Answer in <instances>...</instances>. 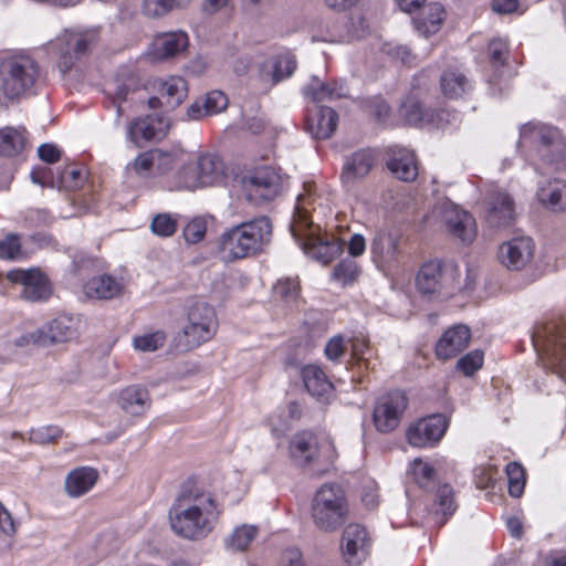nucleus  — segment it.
<instances>
[{"mask_svg":"<svg viewBox=\"0 0 566 566\" xmlns=\"http://www.w3.org/2000/svg\"><path fill=\"white\" fill-rule=\"evenodd\" d=\"M352 344V355L358 361H363L366 364V367L369 368V357L371 356V349L369 347V340L363 335L355 336L350 339Z\"/></svg>","mask_w":566,"mask_h":566,"instance_id":"13d9d810","label":"nucleus"},{"mask_svg":"<svg viewBox=\"0 0 566 566\" xmlns=\"http://www.w3.org/2000/svg\"><path fill=\"white\" fill-rule=\"evenodd\" d=\"M170 127V120L164 115H148L134 119L127 129L128 138L137 146L153 139H161Z\"/></svg>","mask_w":566,"mask_h":566,"instance_id":"dca6fc26","label":"nucleus"},{"mask_svg":"<svg viewBox=\"0 0 566 566\" xmlns=\"http://www.w3.org/2000/svg\"><path fill=\"white\" fill-rule=\"evenodd\" d=\"M289 451L292 461L298 467H312L319 460L317 438L310 431H302L293 436Z\"/></svg>","mask_w":566,"mask_h":566,"instance_id":"6ab92c4d","label":"nucleus"},{"mask_svg":"<svg viewBox=\"0 0 566 566\" xmlns=\"http://www.w3.org/2000/svg\"><path fill=\"white\" fill-rule=\"evenodd\" d=\"M387 167L392 175L402 181H413L418 176L415 154L406 148H391L389 150Z\"/></svg>","mask_w":566,"mask_h":566,"instance_id":"5701e85b","label":"nucleus"},{"mask_svg":"<svg viewBox=\"0 0 566 566\" xmlns=\"http://www.w3.org/2000/svg\"><path fill=\"white\" fill-rule=\"evenodd\" d=\"M274 293L287 304L294 303L300 294L298 282L294 279H281L274 285Z\"/></svg>","mask_w":566,"mask_h":566,"instance_id":"8fccbe9b","label":"nucleus"},{"mask_svg":"<svg viewBox=\"0 0 566 566\" xmlns=\"http://www.w3.org/2000/svg\"><path fill=\"white\" fill-rule=\"evenodd\" d=\"M491 64L496 70L504 65L507 55V46L503 38H493L489 43Z\"/></svg>","mask_w":566,"mask_h":566,"instance_id":"4d7b16f0","label":"nucleus"},{"mask_svg":"<svg viewBox=\"0 0 566 566\" xmlns=\"http://www.w3.org/2000/svg\"><path fill=\"white\" fill-rule=\"evenodd\" d=\"M543 350L554 368L566 371V326L549 331Z\"/></svg>","mask_w":566,"mask_h":566,"instance_id":"cd10ccee","label":"nucleus"},{"mask_svg":"<svg viewBox=\"0 0 566 566\" xmlns=\"http://www.w3.org/2000/svg\"><path fill=\"white\" fill-rule=\"evenodd\" d=\"M302 378L308 394L318 401L326 402L332 398L334 386L318 366H305L302 369Z\"/></svg>","mask_w":566,"mask_h":566,"instance_id":"b1692460","label":"nucleus"},{"mask_svg":"<svg viewBox=\"0 0 566 566\" xmlns=\"http://www.w3.org/2000/svg\"><path fill=\"white\" fill-rule=\"evenodd\" d=\"M132 167L139 176H148L154 170L151 150L140 154L134 160Z\"/></svg>","mask_w":566,"mask_h":566,"instance_id":"e2e57ef3","label":"nucleus"},{"mask_svg":"<svg viewBox=\"0 0 566 566\" xmlns=\"http://www.w3.org/2000/svg\"><path fill=\"white\" fill-rule=\"evenodd\" d=\"M358 264L354 260L345 259L335 265L333 276L336 281L346 285L353 283L358 276Z\"/></svg>","mask_w":566,"mask_h":566,"instance_id":"09e8293b","label":"nucleus"},{"mask_svg":"<svg viewBox=\"0 0 566 566\" xmlns=\"http://www.w3.org/2000/svg\"><path fill=\"white\" fill-rule=\"evenodd\" d=\"M506 474L510 495L520 497L523 494L525 486L524 468L517 462H511L506 465Z\"/></svg>","mask_w":566,"mask_h":566,"instance_id":"c03bdc74","label":"nucleus"},{"mask_svg":"<svg viewBox=\"0 0 566 566\" xmlns=\"http://www.w3.org/2000/svg\"><path fill=\"white\" fill-rule=\"evenodd\" d=\"M369 536L366 528L359 524H349L342 536V552L349 565H359L368 555Z\"/></svg>","mask_w":566,"mask_h":566,"instance_id":"a211bd4d","label":"nucleus"},{"mask_svg":"<svg viewBox=\"0 0 566 566\" xmlns=\"http://www.w3.org/2000/svg\"><path fill=\"white\" fill-rule=\"evenodd\" d=\"M304 95L313 102L334 101L346 97L348 90L344 82L323 83L316 76L303 90Z\"/></svg>","mask_w":566,"mask_h":566,"instance_id":"473e14b6","label":"nucleus"},{"mask_svg":"<svg viewBox=\"0 0 566 566\" xmlns=\"http://www.w3.org/2000/svg\"><path fill=\"white\" fill-rule=\"evenodd\" d=\"M39 157L49 164H54L60 160L61 151L53 144H43L38 148Z\"/></svg>","mask_w":566,"mask_h":566,"instance_id":"338daca9","label":"nucleus"},{"mask_svg":"<svg viewBox=\"0 0 566 566\" xmlns=\"http://www.w3.org/2000/svg\"><path fill=\"white\" fill-rule=\"evenodd\" d=\"M273 224L256 217L224 230L219 238V251L226 261H235L262 253L271 243Z\"/></svg>","mask_w":566,"mask_h":566,"instance_id":"f03ea898","label":"nucleus"},{"mask_svg":"<svg viewBox=\"0 0 566 566\" xmlns=\"http://www.w3.org/2000/svg\"><path fill=\"white\" fill-rule=\"evenodd\" d=\"M207 232V221L203 218H195L184 229V237L189 243H198Z\"/></svg>","mask_w":566,"mask_h":566,"instance_id":"6e6d98bb","label":"nucleus"},{"mask_svg":"<svg viewBox=\"0 0 566 566\" xmlns=\"http://www.w3.org/2000/svg\"><path fill=\"white\" fill-rule=\"evenodd\" d=\"M228 97L221 91H211L205 97L193 102L187 109L188 119L198 120L223 112L228 107Z\"/></svg>","mask_w":566,"mask_h":566,"instance_id":"bb28decb","label":"nucleus"},{"mask_svg":"<svg viewBox=\"0 0 566 566\" xmlns=\"http://www.w3.org/2000/svg\"><path fill=\"white\" fill-rule=\"evenodd\" d=\"M296 69V61L293 54L284 53L277 55L272 65V84L291 76Z\"/></svg>","mask_w":566,"mask_h":566,"instance_id":"37998d69","label":"nucleus"},{"mask_svg":"<svg viewBox=\"0 0 566 566\" xmlns=\"http://www.w3.org/2000/svg\"><path fill=\"white\" fill-rule=\"evenodd\" d=\"M410 473L421 488H428L434 479L433 469L420 459L413 460Z\"/></svg>","mask_w":566,"mask_h":566,"instance_id":"864d4df0","label":"nucleus"},{"mask_svg":"<svg viewBox=\"0 0 566 566\" xmlns=\"http://www.w3.org/2000/svg\"><path fill=\"white\" fill-rule=\"evenodd\" d=\"M154 87L157 90L158 95L148 99L150 108L165 107L174 109L185 101L188 94L187 83L180 76L155 80Z\"/></svg>","mask_w":566,"mask_h":566,"instance_id":"4468645a","label":"nucleus"},{"mask_svg":"<svg viewBox=\"0 0 566 566\" xmlns=\"http://www.w3.org/2000/svg\"><path fill=\"white\" fill-rule=\"evenodd\" d=\"M81 177L82 174L80 170L73 167H67L60 174L56 185L61 188L74 189L78 187Z\"/></svg>","mask_w":566,"mask_h":566,"instance_id":"680f3d73","label":"nucleus"},{"mask_svg":"<svg viewBox=\"0 0 566 566\" xmlns=\"http://www.w3.org/2000/svg\"><path fill=\"white\" fill-rule=\"evenodd\" d=\"M177 227V217L167 212L156 214L150 223V230L153 233L163 238L171 237L175 234Z\"/></svg>","mask_w":566,"mask_h":566,"instance_id":"a18cd8bd","label":"nucleus"},{"mask_svg":"<svg viewBox=\"0 0 566 566\" xmlns=\"http://www.w3.org/2000/svg\"><path fill=\"white\" fill-rule=\"evenodd\" d=\"M400 116L407 124L417 126L427 120L428 114L423 112L419 102L408 99L401 105Z\"/></svg>","mask_w":566,"mask_h":566,"instance_id":"3c124183","label":"nucleus"},{"mask_svg":"<svg viewBox=\"0 0 566 566\" xmlns=\"http://www.w3.org/2000/svg\"><path fill=\"white\" fill-rule=\"evenodd\" d=\"M346 350V344L343 336L337 335L332 337L325 346V355L329 360H338Z\"/></svg>","mask_w":566,"mask_h":566,"instance_id":"052dcab7","label":"nucleus"},{"mask_svg":"<svg viewBox=\"0 0 566 566\" xmlns=\"http://www.w3.org/2000/svg\"><path fill=\"white\" fill-rule=\"evenodd\" d=\"M471 332L465 325L459 324L447 329L436 345V354L447 360L464 350L470 343Z\"/></svg>","mask_w":566,"mask_h":566,"instance_id":"aec40b11","label":"nucleus"},{"mask_svg":"<svg viewBox=\"0 0 566 566\" xmlns=\"http://www.w3.org/2000/svg\"><path fill=\"white\" fill-rule=\"evenodd\" d=\"M538 198L554 210L566 209V184L562 180L551 181L538 190Z\"/></svg>","mask_w":566,"mask_h":566,"instance_id":"58836bf2","label":"nucleus"},{"mask_svg":"<svg viewBox=\"0 0 566 566\" xmlns=\"http://www.w3.org/2000/svg\"><path fill=\"white\" fill-rule=\"evenodd\" d=\"M7 279L22 285L21 295L28 301H44L51 295L48 279L39 270H12L8 272Z\"/></svg>","mask_w":566,"mask_h":566,"instance_id":"2eb2a0df","label":"nucleus"},{"mask_svg":"<svg viewBox=\"0 0 566 566\" xmlns=\"http://www.w3.org/2000/svg\"><path fill=\"white\" fill-rule=\"evenodd\" d=\"M292 235L308 256L323 264L329 263L343 251L344 243L334 234L322 232L317 226L298 230L297 234Z\"/></svg>","mask_w":566,"mask_h":566,"instance_id":"6e6552de","label":"nucleus"},{"mask_svg":"<svg viewBox=\"0 0 566 566\" xmlns=\"http://www.w3.org/2000/svg\"><path fill=\"white\" fill-rule=\"evenodd\" d=\"M530 142L543 147L559 148L562 145L558 129L543 124L527 123L521 127L520 143Z\"/></svg>","mask_w":566,"mask_h":566,"instance_id":"c756f323","label":"nucleus"},{"mask_svg":"<svg viewBox=\"0 0 566 566\" xmlns=\"http://www.w3.org/2000/svg\"><path fill=\"white\" fill-rule=\"evenodd\" d=\"M440 87L446 97L459 98L471 90V84L462 72L449 70L441 75Z\"/></svg>","mask_w":566,"mask_h":566,"instance_id":"4c0bfd02","label":"nucleus"},{"mask_svg":"<svg viewBox=\"0 0 566 566\" xmlns=\"http://www.w3.org/2000/svg\"><path fill=\"white\" fill-rule=\"evenodd\" d=\"M98 480V472L91 467H80L67 473L64 490L70 497H80L92 490Z\"/></svg>","mask_w":566,"mask_h":566,"instance_id":"393cba45","label":"nucleus"},{"mask_svg":"<svg viewBox=\"0 0 566 566\" xmlns=\"http://www.w3.org/2000/svg\"><path fill=\"white\" fill-rule=\"evenodd\" d=\"M316 201V185L313 181L304 182L303 191L296 199L295 212L291 224L292 234H297L298 230L314 226L310 220V211L311 209H315Z\"/></svg>","mask_w":566,"mask_h":566,"instance_id":"412c9836","label":"nucleus"},{"mask_svg":"<svg viewBox=\"0 0 566 566\" xmlns=\"http://www.w3.org/2000/svg\"><path fill=\"white\" fill-rule=\"evenodd\" d=\"M25 138L21 130L12 127L0 129V155L13 156L24 147Z\"/></svg>","mask_w":566,"mask_h":566,"instance_id":"ea45409f","label":"nucleus"},{"mask_svg":"<svg viewBox=\"0 0 566 566\" xmlns=\"http://www.w3.org/2000/svg\"><path fill=\"white\" fill-rule=\"evenodd\" d=\"M338 115L331 107H319L315 118L308 123L310 133L317 139L329 138L337 127Z\"/></svg>","mask_w":566,"mask_h":566,"instance_id":"72a5a7b5","label":"nucleus"},{"mask_svg":"<svg viewBox=\"0 0 566 566\" xmlns=\"http://www.w3.org/2000/svg\"><path fill=\"white\" fill-rule=\"evenodd\" d=\"M123 289L122 282L106 274L94 276L83 285L84 294L96 300L117 297L122 294Z\"/></svg>","mask_w":566,"mask_h":566,"instance_id":"2f4dec72","label":"nucleus"},{"mask_svg":"<svg viewBox=\"0 0 566 566\" xmlns=\"http://www.w3.org/2000/svg\"><path fill=\"white\" fill-rule=\"evenodd\" d=\"M485 220L491 228L510 227L515 219V202L512 196L497 186H490L484 197Z\"/></svg>","mask_w":566,"mask_h":566,"instance_id":"9d476101","label":"nucleus"},{"mask_svg":"<svg viewBox=\"0 0 566 566\" xmlns=\"http://www.w3.org/2000/svg\"><path fill=\"white\" fill-rule=\"evenodd\" d=\"M166 342L165 333L157 331L149 334L136 336L133 339V346L139 352H155L164 346Z\"/></svg>","mask_w":566,"mask_h":566,"instance_id":"49530a36","label":"nucleus"},{"mask_svg":"<svg viewBox=\"0 0 566 566\" xmlns=\"http://www.w3.org/2000/svg\"><path fill=\"white\" fill-rule=\"evenodd\" d=\"M348 513L344 491L336 484H324L315 494L312 516L317 527L333 531L346 518Z\"/></svg>","mask_w":566,"mask_h":566,"instance_id":"39448f33","label":"nucleus"},{"mask_svg":"<svg viewBox=\"0 0 566 566\" xmlns=\"http://www.w3.org/2000/svg\"><path fill=\"white\" fill-rule=\"evenodd\" d=\"M399 240L400 237L397 233L378 231L370 245L374 260L382 265L396 261L399 254Z\"/></svg>","mask_w":566,"mask_h":566,"instance_id":"a878e982","label":"nucleus"},{"mask_svg":"<svg viewBox=\"0 0 566 566\" xmlns=\"http://www.w3.org/2000/svg\"><path fill=\"white\" fill-rule=\"evenodd\" d=\"M78 335V319L70 315H60L40 328L21 335L17 346L36 345L41 347L71 342Z\"/></svg>","mask_w":566,"mask_h":566,"instance_id":"0eeeda50","label":"nucleus"},{"mask_svg":"<svg viewBox=\"0 0 566 566\" xmlns=\"http://www.w3.org/2000/svg\"><path fill=\"white\" fill-rule=\"evenodd\" d=\"M447 273L440 261L424 263L416 279L419 292L424 295L439 293L447 285Z\"/></svg>","mask_w":566,"mask_h":566,"instance_id":"4be33fe9","label":"nucleus"},{"mask_svg":"<svg viewBox=\"0 0 566 566\" xmlns=\"http://www.w3.org/2000/svg\"><path fill=\"white\" fill-rule=\"evenodd\" d=\"M153 161H154V171L157 174H165L169 171L177 161V153L176 151H167L163 149H153Z\"/></svg>","mask_w":566,"mask_h":566,"instance_id":"5fc2aeb1","label":"nucleus"},{"mask_svg":"<svg viewBox=\"0 0 566 566\" xmlns=\"http://www.w3.org/2000/svg\"><path fill=\"white\" fill-rule=\"evenodd\" d=\"M439 211L451 237L463 243H471L474 240L476 224L474 218L468 211L449 201L441 203Z\"/></svg>","mask_w":566,"mask_h":566,"instance_id":"f8f14e48","label":"nucleus"},{"mask_svg":"<svg viewBox=\"0 0 566 566\" xmlns=\"http://www.w3.org/2000/svg\"><path fill=\"white\" fill-rule=\"evenodd\" d=\"M444 21V9L440 3H429L421 14L415 19V25L418 32L424 34H436L440 31Z\"/></svg>","mask_w":566,"mask_h":566,"instance_id":"c9c22d12","label":"nucleus"},{"mask_svg":"<svg viewBox=\"0 0 566 566\" xmlns=\"http://www.w3.org/2000/svg\"><path fill=\"white\" fill-rule=\"evenodd\" d=\"M189 0H143L142 11L149 18H159L175 8L188 6Z\"/></svg>","mask_w":566,"mask_h":566,"instance_id":"79ce46f5","label":"nucleus"},{"mask_svg":"<svg viewBox=\"0 0 566 566\" xmlns=\"http://www.w3.org/2000/svg\"><path fill=\"white\" fill-rule=\"evenodd\" d=\"M117 403L125 412L142 416L149 409L151 400L146 388L129 386L120 390Z\"/></svg>","mask_w":566,"mask_h":566,"instance_id":"c85d7f7f","label":"nucleus"},{"mask_svg":"<svg viewBox=\"0 0 566 566\" xmlns=\"http://www.w3.org/2000/svg\"><path fill=\"white\" fill-rule=\"evenodd\" d=\"M448 421L442 415L422 418L408 427L407 440L412 447H433L446 433Z\"/></svg>","mask_w":566,"mask_h":566,"instance_id":"ddd939ff","label":"nucleus"},{"mask_svg":"<svg viewBox=\"0 0 566 566\" xmlns=\"http://www.w3.org/2000/svg\"><path fill=\"white\" fill-rule=\"evenodd\" d=\"M217 312L202 300L190 302L186 310V323L182 326L185 347L196 348L213 338L218 331Z\"/></svg>","mask_w":566,"mask_h":566,"instance_id":"423d86ee","label":"nucleus"},{"mask_svg":"<svg viewBox=\"0 0 566 566\" xmlns=\"http://www.w3.org/2000/svg\"><path fill=\"white\" fill-rule=\"evenodd\" d=\"M21 253V245L19 238L14 234H9L0 240V258L1 259H15Z\"/></svg>","mask_w":566,"mask_h":566,"instance_id":"bf43d9fd","label":"nucleus"},{"mask_svg":"<svg viewBox=\"0 0 566 566\" xmlns=\"http://www.w3.org/2000/svg\"><path fill=\"white\" fill-rule=\"evenodd\" d=\"M458 509L454 500V493L449 484L438 488L431 509V513L437 517V523L442 525L446 520L451 516Z\"/></svg>","mask_w":566,"mask_h":566,"instance_id":"f704fd0d","label":"nucleus"},{"mask_svg":"<svg viewBox=\"0 0 566 566\" xmlns=\"http://www.w3.org/2000/svg\"><path fill=\"white\" fill-rule=\"evenodd\" d=\"M521 4L518 0H493L492 9L500 14H511L520 11Z\"/></svg>","mask_w":566,"mask_h":566,"instance_id":"69168bd1","label":"nucleus"},{"mask_svg":"<svg viewBox=\"0 0 566 566\" xmlns=\"http://www.w3.org/2000/svg\"><path fill=\"white\" fill-rule=\"evenodd\" d=\"M392 57L400 60L403 64L409 65L415 61V55L407 46L397 45L388 51Z\"/></svg>","mask_w":566,"mask_h":566,"instance_id":"774afa93","label":"nucleus"},{"mask_svg":"<svg viewBox=\"0 0 566 566\" xmlns=\"http://www.w3.org/2000/svg\"><path fill=\"white\" fill-rule=\"evenodd\" d=\"M40 66L29 54L17 52L0 61V92L8 99L23 97L34 86Z\"/></svg>","mask_w":566,"mask_h":566,"instance_id":"7ed1b4c3","label":"nucleus"},{"mask_svg":"<svg viewBox=\"0 0 566 566\" xmlns=\"http://www.w3.org/2000/svg\"><path fill=\"white\" fill-rule=\"evenodd\" d=\"M63 436L59 426H42L30 431L29 440L36 444L54 443Z\"/></svg>","mask_w":566,"mask_h":566,"instance_id":"de8ad7c7","label":"nucleus"},{"mask_svg":"<svg viewBox=\"0 0 566 566\" xmlns=\"http://www.w3.org/2000/svg\"><path fill=\"white\" fill-rule=\"evenodd\" d=\"M242 187L247 199L260 205L274 199L279 195L281 177L272 167H260L242 179Z\"/></svg>","mask_w":566,"mask_h":566,"instance_id":"1a4fd4ad","label":"nucleus"},{"mask_svg":"<svg viewBox=\"0 0 566 566\" xmlns=\"http://www.w3.org/2000/svg\"><path fill=\"white\" fill-rule=\"evenodd\" d=\"M483 365V352L472 350L461 357L457 363V368L465 376H472Z\"/></svg>","mask_w":566,"mask_h":566,"instance_id":"603ef678","label":"nucleus"},{"mask_svg":"<svg viewBox=\"0 0 566 566\" xmlns=\"http://www.w3.org/2000/svg\"><path fill=\"white\" fill-rule=\"evenodd\" d=\"M256 535L258 528L253 525L238 526L227 538V547L233 552H242L248 548Z\"/></svg>","mask_w":566,"mask_h":566,"instance_id":"a19ab883","label":"nucleus"},{"mask_svg":"<svg viewBox=\"0 0 566 566\" xmlns=\"http://www.w3.org/2000/svg\"><path fill=\"white\" fill-rule=\"evenodd\" d=\"M533 254L534 243L531 238H514L500 247L499 261L507 270L518 271L531 262Z\"/></svg>","mask_w":566,"mask_h":566,"instance_id":"f3484780","label":"nucleus"},{"mask_svg":"<svg viewBox=\"0 0 566 566\" xmlns=\"http://www.w3.org/2000/svg\"><path fill=\"white\" fill-rule=\"evenodd\" d=\"M219 515L213 494L196 483H186L181 488L168 512L174 533L191 541L207 537Z\"/></svg>","mask_w":566,"mask_h":566,"instance_id":"f257e3e1","label":"nucleus"},{"mask_svg":"<svg viewBox=\"0 0 566 566\" xmlns=\"http://www.w3.org/2000/svg\"><path fill=\"white\" fill-rule=\"evenodd\" d=\"M188 46V38H155L148 55L154 61L166 60L180 53Z\"/></svg>","mask_w":566,"mask_h":566,"instance_id":"e433bc0d","label":"nucleus"},{"mask_svg":"<svg viewBox=\"0 0 566 566\" xmlns=\"http://www.w3.org/2000/svg\"><path fill=\"white\" fill-rule=\"evenodd\" d=\"M0 532L6 536H13L17 532L15 523L9 511L0 502Z\"/></svg>","mask_w":566,"mask_h":566,"instance_id":"0e129e2a","label":"nucleus"},{"mask_svg":"<svg viewBox=\"0 0 566 566\" xmlns=\"http://www.w3.org/2000/svg\"><path fill=\"white\" fill-rule=\"evenodd\" d=\"M375 164V155L371 150L361 149L349 156L343 167L342 180L354 182L368 175Z\"/></svg>","mask_w":566,"mask_h":566,"instance_id":"7c9ffc66","label":"nucleus"},{"mask_svg":"<svg viewBox=\"0 0 566 566\" xmlns=\"http://www.w3.org/2000/svg\"><path fill=\"white\" fill-rule=\"evenodd\" d=\"M407 405V397L401 391H391L382 396L377 401L373 415L377 431L388 433L398 428Z\"/></svg>","mask_w":566,"mask_h":566,"instance_id":"9b49d317","label":"nucleus"},{"mask_svg":"<svg viewBox=\"0 0 566 566\" xmlns=\"http://www.w3.org/2000/svg\"><path fill=\"white\" fill-rule=\"evenodd\" d=\"M224 174L223 161L213 153H201L196 160L182 166L177 174L180 189L193 191L199 188L216 186Z\"/></svg>","mask_w":566,"mask_h":566,"instance_id":"20e7f679","label":"nucleus"}]
</instances>
